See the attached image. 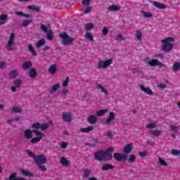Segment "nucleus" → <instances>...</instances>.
I'll list each match as a JSON object with an SVG mask.
<instances>
[{"mask_svg": "<svg viewBox=\"0 0 180 180\" xmlns=\"http://www.w3.org/2000/svg\"><path fill=\"white\" fill-rule=\"evenodd\" d=\"M29 75L31 78H34L35 77H37V72L36 71V69H30L29 72Z\"/></svg>", "mask_w": 180, "mask_h": 180, "instance_id": "obj_26", "label": "nucleus"}, {"mask_svg": "<svg viewBox=\"0 0 180 180\" xmlns=\"http://www.w3.org/2000/svg\"><path fill=\"white\" fill-rule=\"evenodd\" d=\"M113 63V59L112 58H109L106 60H99L97 64V68L98 70H101V68H103L105 70V68H108Z\"/></svg>", "mask_w": 180, "mask_h": 180, "instance_id": "obj_4", "label": "nucleus"}, {"mask_svg": "<svg viewBox=\"0 0 180 180\" xmlns=\"http://www.w3.org/2000/svg\"><path fill=\"white\" fill-rule=\"evenodd\" d=\"M119 6L117 5H111L108 7V11H111L112 12H117L119 11Z\"/></svg>", "mask_w": 180, "mask_h": 180, "instance_id": "obj_27", "label": "nucleus"}, {"mask_svg": "<svg viewBox=\"0 0 180 180\" xmlns=\"http://www.w3.org/2000/svg\"><path fill=\"white\" fill-rule=\"evenodd\" d=\"M94 29V25L91 22L86 24V30H92Z\"/></svg>", "mask_w": 180, "mask_h": 180, "instance_id": "obj_52", "label": "nucleus"}, {"mask_svg": "<svg viewBox=\"0 0 180 180\" xmlns=\"http://www.w3.org/2000/svg\"><path fill=\"white\" fill-rule=\"evenodd\" d=\"M8 20V15L6 14H1L0 15V26L2 25H5V23H7Z\"/></svg>", "mask_w": 180, "mask_h": 180, "instance_id": "obj_15", "label": "nucleus"}, {"mask_svg": "<svg viewBox=\"0 0 180 180\" xmlns=\"http://www.w3.org/2000/svg\"><path fill=\"white\" fill-rule=\"evenodd\" d=\"M13 84H14L15 86H16L17 88H19L20 86V85H22V79H17L13 81Z\"/></svg>", "mask_w": 180, "mask_h": 180, "instance_id": "obj_42", "label": "nucleus"}, {"mask_svg": "<svg viewBox=\"0 0 180 180\" xmlns=\"http://www.w3.org/2000/svg\"><path fill=\"white\" fill-rule=\"evenodd\" d=\"M115 117H116V115L113 112H109L108 118L105 121V124H109L112 122V120H115Z\"/></svg>", "mask_w": 180, "mask_h": 180, "instance_id": "obj_14", "label": "nucleus"}, {"mask_svg": "<svg viewBox=\"0 0 180 180\" xmlns=\"http://www.w3.org/2000/svg\"><path fill=\"white\" fill-rule=\"evenodd\" d=\"M83 173H84V175L83 176L84 178H88L89 176V175H91V170L90 169H85L84 171H83Z\"/></svg>", "mask_w": 180, "mask_h": 180, "instance_id": "obj_45", "label": "nucleus"}, {"mask_svg": "<svg viewBox=\"0 0 180 180\" xmlns=\"http://www.w3.org/2000/svg\"><path fill=\"white\" fill-rule=\"evenodd\" d=\"M60 148L65 149L67 148L68 144L67 143V142H60Z\"/></svg>", "mask_w": 180, "mask_h": 180, "instance_id": "obj_56", "label": "nucleus"}, {"mask_svg": "<svg viewBox=\"0 0 180 180\" xmlns=\"http://www.w3.org/2000/svg\"><path fill=\"white\" fill-rule=\"evenodd\" d=\"M72 113L68 112H63L62 114V120L65 123H71L72 122Z\"/></svg>", "mask_w": 180, "mask_h": 180, "instance_id": "obj_7", "label": "nucleus"}, {"mask_svg": "<svg viewBox=\"0 0 180 180\" xmlns=\"http://www.w3.org/2000/svg\"><path fill=\"white\" fill-rule=\"evenodd\" d=\"M49 29H50V25H41V30H42V32H44V33L49 32Z\"/></svg>", "mask_w": 180, "mask_h": 180, "instance_id": "obj_34", "label": "nucleus"}, {"mask_svg": "<svg viewBox=\"0 0 180 180\" xmlns=\"http://www.w3.org/2000/svg\"><path fill=\"white\" fill-rule=\"evenodd\" d=\"M99 143V139L98 138L91 137L89 142L85 143V146L88 147H96V144Z\"/></svg>", "mask_w": 180, "mask_h": 180, "instance_id": "obj_9", "label": "nucleus"}, {"mask_svg": "<svg viewBox=\"0 0 180 180\" xmlns=\"http://www.w3.org/2000/svg\"><path fill=\"white\" fill-rule=\"evenodd\" d=\"M9 78L11 79H13L18 77V73H16V70H12L11 72H9L8 74Z\"/></svg>", "mask_w": 180, "mask_h": 180, "instance_id": "obj_32", "label": "nucleus"}, {"mask_svg": "<svg viewBox=\"0 0 180 180\" xmlns=\"http://www.w3.org/2000/svg\"><path fill=\"white\" fill-rule=\"evenodd\" d=\"M172 49H174V44L172 43H166L162 46V50L165 53H169Z\"/></svg>", "mask_w": 180, "mask_h": 180, "instance_id": "obj_10", "label": "nucleus"}, {"mask_svg": "<svg viewBox=\"0 0 180 180\" xmlns=\"http://www.w3.org/2000/svg\"><path fill=\"white\" fill-rule=\"evenodd\" d=\"M70 82V77H67L65 80L63 82V86L65 88L68 86V83Z\"/></svg>", "mask_w": 180, "mask_h": 180, "instance_id": "obj_51", "label": "nucleus"}, {"mask_svg": "<svg viewBox=\"0 0 180 180\" xmlns=\"http://www.w3.org/2000/svg\"><path fill=\"white\" fill-rule=\"evenodd\" d=\"M25 153H27L28 157L34 160L38 168L41 169L42 172L47 171V168L44 166L45 164H47V158L44 155L41 154L36 155L34 153L29 149L25 150Z\"/></svg>", "mask_w": 180, "mask_h": 180, "instance_id": "obj_1", "label": "nucleus"}, {"mask_svg": "<svg viewBox=\"0 0 180 180\" xmlns=\"http://www.w3.org/2000/svg\"><path fill=\"white\" fill-rule=\"evenodd\" d=\"M84 37L86 39H89V40H90V41H94V35H92V34H91V32H87L85 34Z\"/></svg>", "mask_w": 180, "mask_h": 180, "instance_id": "obj_44", "label": "nucleus"}, {"mask_svg": "<svg viewBox=\"0 0 180 180\" xmlns=\"http://www.w3.org/2000/svg\"><path fill=\"white\" fill-rule=\"evenodd\" d=\"M60 162L61 165H63V167H68L71 164V163H70V161H68L67 160V158H65V157H64V156L60 158Z\"/></svg>", "mask_w": 180, "mask_h": 180, "instance_id": "obj_19", "label": "nucleus"}, {"mask_svg": "<svg viewBox=\"0 0 180 180\" xmlns=\"http://www.w3.org/2000/svg\"><path fill=\"white\" fill-rule=\"evenodd\" d=\"M15 41V33L12 32L10 35L9 40L6 45V49L8 51H13V43Z\"/></svg>", "mask_w": 180, "mask_h": 180, "instance_id": "obj_5", "label": "nucleus"}, {"mask_svg": "<svg viewBox=\"0 0 180 180\" xmlns=\"http://www.w3.org/2000/svg\"><path fill=\"white\" fill-rule=\"evenodd\" d=\"M148 64L150 67H157L158 65V67L167 68V65L161 63L158 59H151Z\"/></svg>", "mask_w": 180, "mask_h": 180, "instance_id": "obj_6", "label": "nucleus"}, {"mask_svg": "<svg viewBox=\"0 0 180 180\" xmlns=\"http://www.w3.org/2000/svg\"><path fill=\"white\" fill-rule=\"evenodd\" d=\"M158 161L159 165H161L162 167H168V163H167L161 157L158 158Z\"/></svg>", "mask_w": 180, "mask_h": 180, "instance_id": "obj_28", "label": "nucleus"}, {"mask_svg": "<svg viewBox=\"0 0 180 180\" xmlns=\"http://www.w3.org/2000/svg\"><path fill=\"white\" fill-rule=\"evenodd\" d=\"M146 144H148V146H151L152 147H154V146H155V142L147 141Z\"/></svg>", "mask_w": 180, "mask_h": 180, "instance_id": "obj_61", "label": "nucleus"}, {"mask_svg": "<svg viewBox=\"0 0 180 180\" xmlns=\"http://www.w3.org/2000/svg\"><path fill=\"white\" fill-rule=\"evenodd\" d=\"M30 23H32L31 20H26L22 22V26L23 27H26V26H29V25H30Z\"/></svg>", "mask_w": 180, "mask_h": 180, "instance_id": "obj_49", "label": "nucleus"}, {"mask_svg": "<svg viewBox=\"0 0 180 180\" xmlns=\"http://www.w3.org/2000/svg\"><path fill=\"white\" fill-rule=\"evenodd\" d=\"M172 41H175V38L172 37H168L166 39H163L161 40V43H165V44L172 42Z\"/></svg>", "mask_w": 180, "mask_h": 180, "instance_id": "obj_25", "label": "nucleus"}, {"mask_svg": "<svg viewBox=\"0 0 180 180\" xmlns=\"http://www.w3.org/2000/svg\"><path fill=\"white\" fill-rule=\"evenodd\" d=\"M11 112H13V113H20L22 109L19 107H13Z\"/></svg>", "mask_w": 180, "mask_h": 180, "instance_id": "obj_46", "label": "nucleus"}, {"mask_svg": "<svg viewBox=\"0 0 180 180\" xmlns=\"http://www.w3.org/2000/svg\"><path fill=\"white\" fill-rule=\"evenodd\" d=\"M108 109L100 110L96 112V115H97V116L101 117V116H103V115H105V113L108 112Z\"/></svg>", "mask_w": 180, "mask_h": 180, "instance_id": "obj_40", "label": "nucleus"}, {"mask_svg": "<svg viewBox=\"0 0 180 180\" xmlns=\"http://www.w3.org/2000/svg\"><path fill=\"white\" fill-rule=\"evenodd\" d=\"M28 50L30 51L34 57H35V56H37V53H36L34 48L32 45L28 46Z\"/></svg>", "mask_w": 180, "mask_h": 180, "instance_id": "obj_39", "label": "nucleus"}, {"mask_svg": "<svg viewBox=\"0 0 180 180\" xmlns=\"http://www.w3.org/2000/svg\"><path fill=\"white\" fill-rule=\"evenodd\" d=\"M157 127V123L153 122V123H150L146 125V129H155Z\"/></svg>", "mask_w": 180, "mask_h": 180, "instance_id": "obj_47", "label": "nucleus"}, {"mask_svg": "<svg viewBox=\"0 0 180 180\" xmlns=\"http://www.w3.org/2000/svg\"><path fill=\"white\" fill-rule=\"evenodd\" d=\"M135 36H136L138 41H141V40H143V33H141V31L136 30Z\"/></svg>", "mask_w": 180, "mask_h": 180, "instance_id": "obj_24", "label": "nucleus"}, {"mask_svg": "<svg viewBox=\"0 0 180 180\" xmlns=\"http://www.w3.org/2000/svg\"><path fill=\"white\" fill-rule=\"evenodd\" d=\"M28 9H30L31 11H34L35 12H39L40 11V7L37 6H34V5H29L27 6Z\"/></svg>", "mask_w": 180, "mask_h": 180, "instance_id": "obj_30", "label": "nucleus"}, {"mask_svg": "<svg viewBox=\"0 0 180 180\" xmlns=\"http://www.w3.org/2000/svg\"><path fill=\"white\" fill-rule=\"evenodd\" d=\"M139 155H140V157L144 158L147 155V152H146V151L141 152L139 153Z\"/></svg>", "mask_w": 180, "mask_h": 180, "instance_id": "obj_64", "label": "nucleus"}, {"mask_svg": "<svg viewBox=\"0 0 180 180\" xmlns=\"http://www.w3.org/2000/svg\"><path fill=\"white\" fill-rule=\"evenodd\" d=\"M59 36L60 38H62L63 44L65 46H69L70 44H72V43H74V38L72 37H70L67 32L60 33Z\"/></svg>", "mask_w": 180, "mask_h": 180, "instance_id": "obj_3", "label": "nucleus"}, {"mask_svg": "<svg viewBox=\"0 0 180 180\" xmlns=\"http://www.w3.org/2000/svg\"><path fill=\"white\" fill-rule=\"evenodd\" d=\"M169 127H170L171 131H176V129H178L177 127H176V126H174V125H173V124H171V125L169 126Z\"/></svg>", "mask_w": 180, "mask_h": 180, "instance_id": "obj_59", "label": "nucleus"}, {"mask_svg": "<svg viewBox=\"0 0 180 180\" xmlns=\"http://www.w3.org/2000/svg\"><path fill=\"white\" fill-rule=\"evenodd\" d=\"M149 133L150 134H152V136H161V131H160L159 130H158V129H152V130H150L149 131Z\"/></svg>", "mask_w": 180, "mask_h": 180, "instance_id": "obj_33", "label": "nucleus"}, {"mask_svg": "<svg viewBox=\"0 0 180 180\" xmlns=\"http://www.w3.org/2000/svg\"><path fill=\"white\" fill-rule=\"evenodd\" d=\"M46 39L51 41L54 39V34H53L52 30H49V32H46Z\"/></svg>", "mask_w": 180, "mask_h": 180, "instance_id": "obj_31", "label": "nucleus"}, {"mask_svg": "<svg viewBox=\"0 0 180 180\" xmlns=\"http://www.w3.org/2000/svg\"><path fill=\"white\" fill-rule=\"evenodd\" d=\"M115 151V148L110 147L106 150H101L94 153V158L100 162L104 161V162H108V161H112L113 160V155L112 153Z\"/></svg>", "mask_w": 180, "mask_h": 180, "instance_id": "obj_2", "label": "nucleus"}, {"mask_svg": "<svg viewBox=\"0 0 180 180\" xmlns=\"http://www.w3.org/2000/svg\"><path fill=\"white\" fill-rule=\"evenodd\" d=\"M32 133H34L35 136H38L37 137H41V139L44 138V134H43L39 130H34L32 131Z\"/></svg>", "mask_w": 180, "mask_h": 180, "instance_id": "obj_38", "label": "nucleus"}, {"mask_svg": "<svg viewBox=\"0 0 180 180\" xmlns=\"http://www.w3.org/2000/svg\"><path fill=\"white\" fill-rule=\"evenodd\" d=\"M48 71H49V74H51V75H54L56 74V72H57V65H56V64L51 65L49 68Z\"/></svg>", "mask_w": 180, "mask_h": 180, "instance_id": "obj_16", "label": "nucleus"}, {"mask_svg": "<svg viewBox=\"0 0 180 180\" xmlns=\"http://www.w3.org/2000/svg\"><path fill=\"white\" fill-rule=\"evenodd\" d=\"M32 65H33L32 61L27 60L22 64V70H29L32 68Z\"/></svg>", "mask_w": 180, "mask_h": 180, "instance_id": "obj_20", "label": "nucleus"}, {"mask_svg": "<svg viewBox=\"0 0 180 180\" xmlns=\"http://www.w3.org/2000/svg\"><path fill=\"white\" fill-rule=\"evenodd\" d=\"M107 137H109V139H112L113 137V134L110 131H107Z\"/></svg>", "mask_w": 180, "mask_h": 180, "instance_id": "obj_62", "label": "nucleus"}, {"mask_svg": "<svg viewBox=\"0 0 180 180\" xmlns=\"http://www.w3.org/2000/svg\"><path fill=\"white\" fill-rule=\"evenodd\" d=\"M39 129H41L42 131L47 130V129H49V124H41Z\"/></svg>", "mask_w": 180, "mask_h": 180, "instance_id": "obj_53", "label": "nucleus"}, {"mask_svg": "<svg viewBox=\"0 0 180 180\" xmlns=\"http://www.w3.org/2000/svg\"><path fill=\"white\" fill-rule=\"evenodd\" d=\"M115 167L110 164H105L102 167V171H109V169H114Z\"/></svg>", "mask_w": 180, "mask_h": 180, "instance_id": "obj_22", "label": "nucleus"}, {"mask_svg": "<svg viewBox=\"0 0 180 180\" xmlns=\"http://www.w3.org/2000/svg\"><path fill=\"white\" fill-rule=\"evenodd\" d=\"M41 124L37 122L32 124L33 129H40V126Z\"/></svg>", "mask_w": 180, "mask_h": 180, "instance_id": "obj_58", "label": "nucleus"}, {"mask_svg": "<svg viewBox=\"0 0 180 180\" xmlns=\"http://www.w3.org/2000/svg\"><path fill=\"white\" fill-rule=\"evenodd\" d=\"M180 68V63L176 62L173 65V70L174 71H179Z\"/></svg>", "mask_w": 180, "mask_h": 180, "instance_id": "obj_48", "label": "nucleus"}, {"mask_svg": "<svg viewBox=\"0 0 180 180\" xmlns=\"http://www.w3.org/2000/svg\"><path fill=\"white\" fill-rule=\"evenodd\" d=\"M109 33V30H108V27H103V34L104 36H106Z\"/></svg>", "mask_w": 180, "mask_h": 180, "instance_id": "obj_60", "label": "nucleus"}, {"mask_svg": "<svg viewBox=\"0 0 180 180\" xmlns=\"http://www.w3.org/2000/svg\"><path fill=\"white\" fill-rule=\"evenodd\" d=\"M42 139L43 138H41V136L34 137L30 140V143H31V144H36L37 143H39V141H41V140H42Z\"/></svg>", "mask_w": 180, "mask_h": 180, "instance_id": "obj_29", "label": "nucleus"}, {"mask_svg": "<svg viewBox=\"0 0 180 180\" xmlns=\"http://www.w3.org/2000/svg\"><path fill=\"white\" fill-rule=\"evenodd\" d=\"M153 6H155V8H158V9H165V8H167V5L157 1L153 3Z\"/></svg>", "mask_w": 180, "mask_h": 180, "instance_id": "obj_21", "label": "nucleus"}, {"mask_svg": "<svg viewBox=\"0 0 180 180\" xmlns=\"http://www.w3.org/2000/svg\"><path fill=\"white\" fill-rule=\"evenodd\" d=\"M58 88H60L59 84H56L53 85L52 86L51 89L50 90V94H53V92H56V91L58 90Z\"/></svg>", "mask_w": 180, "mask_h": 180, "instance_id": "obj_43", "label": "nucleus"}, {"mask_svg": "<svg viewBox=\"0 0 180 180\" xmlns=\"http://www.w3.org/2000/svg\"><path fill=\"white\" fill-rule=\"evenodd\" d=\"M91 11H92V8H91L89 6H87V7L84 9V13L86 15L89 13Z\"/></svg>", "mask_w": 180, "mask_h": 180, "instance_id": "obj_55", "label": "nucleus"}, {"mask_svg": "<svg viewBox=\"0 0 180 180\" xmlns=\"http://www.w3.org/2000/svg\"><path fill=\"white\" fill-rule=\"evenodd\" d=\"M15 15H17L18 16H22L23 17L25 13H23V12H22V11H17L15 13Z\"/></svg>", "mask_w": 180, "mask_h": 180, "instance_id": "obj_63", "label": "nucleus"}, {"mask_svg": "<svg viewBox=\"0 0 180 180\" xmlns=\"http://www.w3.org/2000/svg\"><path fill=\"white\" fill-rule=\"evenodd\" d=\"M97 88H98V89H101V91L103 94L108 95V90L105 89V88H103V86H102L101 84H98Z\"/></svg>", "mask_w": 180, "mask_h": 180, "instance_id": "obj_41", "label": "nucleus"}, {"mask_svg": "<svg viewBox=\"0 0 180 180\" xmlns=\"http://www.w3.org/2000/svg\"><path fill=\"white\" fill-rule=\"evenodd\" d=\"M133 148L134 147L132 143H127L123 148V153H124V154H130V153L133 151Z\"/></svg>", "mask_w": 180, "mask_h": 180, "instance_id": "obj_11", "label": "nucleus"}, {"mask_svg": "<svg viewBox=\"0 0 180 180\" xmlns=\"http://www.w3.org/2000/svg\"><path fill=\"white\" fill-rule=\"evenodd\" d=\"M144 18H153V14L151 13H148L146 11H143Z\"/></svg>", "mask_w": 180, "mask_h": 180, "instance_id": "obj_54", "label": "nucleus"}, {"mask_svg": "<svg viewBox=\"0 0 180 180\" xmlns=\"http://www.w3.org/2000/svg\"><path fill=\"white\" fill-rule=\"evenodd\" d=\"M44 44H46V40H44V39H41L38 41L36 46L37 47L39 48V47H43Z\"/></svg>", "mask_w": 180, "mask_h": 180, "instance_id": "obj_37", "label": "nucleus"}, {"mask_svg": "<svg viewBox=\"0 0 180 180\" xmlns=\"http://www.w3.org/2000/svg\"><path fill=\"white\" fill-rule=\"evenodd\" d=\"M82 5H86V6H89L91 4V0H83L82 1Z\"/></svg>", "mask_w": 180, "mask_h": 180, "instance_id": "obj_57", "label": "nucleus"}, {"mask_svg": "<svg viewBox=\"0 0 180 180\" xmlns=\"http://www.w3.org/2000/svg\"><path fill=\"white\" fill-rule=\"evenodd\" d=\"M140 90L142 91V92H145L146 95H150V96H153V90L150 89V87H145L143 85L139 86Z\"/></svg>", "mask_w": 180, "mask_h": 180, "instance_id": "obj_12", "label": "nucleus"}, {"mask_svg": "<svg viewBox=\"0 0 180 180\" xmlns=\"http://www.w3.org/2000/svg\"><path fill=\"white\" fill-rule=\"evenodd\" d=\"M17 176L16 173H12L8 176V180H27L26 179H25L23 177H19V176Z\"/></svg>", "mask_w": 180, "mask_h": 180, "instance_id": "obj_18", "label": "nucleus"}, {"mask_svg": "<svg viewBox=\"0 0 180 180\" xmlns=\"http://www.w3.org/2000/svg\"><path fill=\"white\" fill-rule=\"evenodd\" d=\"M172 155H176V157H180V150H178L176 149H173L172 150Z\"/></svg>", "mask_w": 180, "mask_h": 180, "instance_id": "obj_50", "label": "nucleus"}, {"mask_svg": "<svg viewBox=\"0 0 180 180\" xmlns=\"http://www.w3.org/2000/svg\"><path fill=\"white\" fill-rule=\"evenodd\" d=\"M113 158L115 161H118L119 162L122 161H126V160H127V155H122V153H114Z\"/></svg>", "mask_w": 180, "mask_h": 180, "instance_id": "obj_8", "label": "nucleus"}, {"mask_svg": "<svg viewBox=\"0 0 180 180\" xmlns=\"http://www.w3.org/2000/svg\"><path fill=\"white\" fill-rule=\"evenodd\" d=\"M92 130H94V127L92 126L80 129V131L82 133H89L90 131H92Z\"/></svg>", "mask_w": 180, "mask_h": 180, "instance_id": "obj_23", "label": "nucleus"}, {"mask_svg": "<svg viewBox=\"0 0 180 180\" xmlns=\"http://www.w3.org/2000/svg\"><path fill=\"white\" fill-rule=\"evenodd\" d=\"M21 173L22 174V175H25V176H29L30 178H32V176H33V173L29 171H26L25 169L21 170Z\"/></svg>", "mask_w": 180, "mask_h": 180, "instance_id": "obj_36", "label": "nucleus"}, {"mask_svg": "<svg viewBox=\"0 0 180 180\" xmlns=\"http://www.w3.org/2000/svg\"><path fill=\"white\" fill-rule=\"evenodd\" d=\"M24 137L27 140H30V139H32V137H33V131H32L31 129H26L24 131Z\"/></svg>", "mask_w": 180, "mask_h": 180, "instance_id": "obj_13", "label": "nucleus"}, {"mask_svg": "<svg viewBox=\"0 0 180 180\" xmlns=\"http://www.w3.org/2000/svg\"><path fill=\"white\" fill-rule=\"evenodd\" d=\"M87 122L90 124H95L98 122V118L95 115H90L87 118Z\"/></svg>", "mask_w": 180, "mask_h": 180, "instance_id": "obj_17", "label": "nucleus"}, {"mask_svg": "<svg viewBox=\"0 0 180 180\" xmlns=\"http://www.w3.org/2000/svg\"><path fill=\"white\" fill-rule=\"evenodd\" d=\"M136 155L134 154H131L129 155V158L127 159V162L129 164H132V162H134L136 161Z\"/></svg>", "mask_w": 180, "mask_h": 180, "instance_id": "obj_35", "label": "nucleus"}]
</instances>
